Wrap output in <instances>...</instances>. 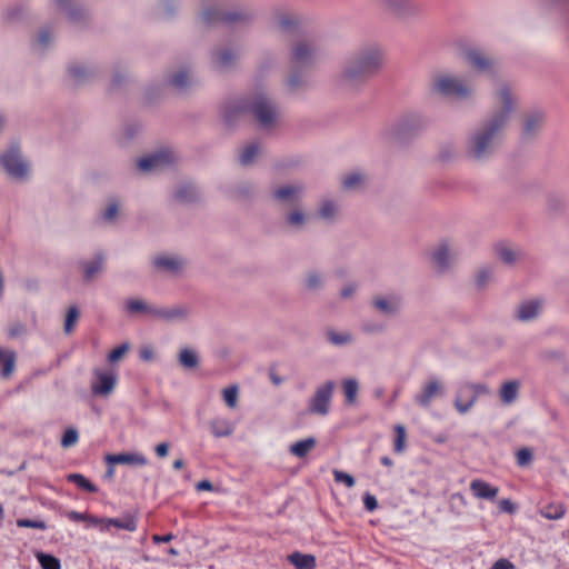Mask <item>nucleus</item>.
<instances>
[{
	"mask_svg": "<svg viewBox=\"0 0 569 569\" xmlns=\"http://www.w3.org/2000/svg\"><path fill=\"white\" fill-rule=\"evenodd\" d=\"M318 214L320 218L325 220H332L336 214V204L332 200H325L321 202L320 208L318 210Z\"/></svg>",
	"mask_w": 569,
	"mask_h": 569,
	"instance_id": "5fc2aeb1",
	"label": "nucleus"
},
{
	"mask_svg": "<svg viewBox=\"0 0 569 569\" xmlns=\"http://www.w3.org/2000/svg\"><path fill=\"white\" fill-rule=\"evenodd\" d=\"M496 253L498 258L506 264H512L517 260V253L512 249L503 244H499L496 247Z\"/></svg>",
	"mask_w": 569,
	"mask_h": 569,
	"instance_id": "8fccbe9b",
	"label": "nucleus"
},
{
	"mask_svg": "<svg viewBox=\"0 0 569 569\" xmlns=\"http://www.w3.org/2000/svg\"><path fill=\"white\" fill-rule=\"evenodd\" d=\"M247 113V98L228 103L222 109V118L228 127L234 126L238 119Z\"/></svg>",
	"mask_w": 569,
	"mask_h": 569,
	"instance_id": "b1692460",
	"label": "nucleus"
},
{
	"mask_svg": "<svg viewBox=\"0 0 569 569\" xmlns=\"http://www.w3.org/2000/svg\"><path fill=\"white\" fill-rule=\"evenodd\" d=\"M318 48L308 40H298L292 43L289 52V66L310 69L317 59Z\"/></svg>",
	"mask_w": 569,
	"mask_h": 569,
	"instance_id": "1a4fd4ad",
	"label": "nucleus"
},
{
	"mask_svg": "<svg viewBox=\"0 0 569 569\" xmlns=\"http://www.w3.org/2000/svg\"><path fill=\"white\" fill-rule=\"evenodd\" d=\"M167 83L179 91L187 89L190 86L188 71L186 69H181L176 73L170 74L167 79Z\"/></svg>",
	"mask_w": 569,
	"mask_h": 569,
	"instance_id": "ea45409f",
	"label": "nucleus"
},
{
	"mask_svg": "<svg viewBox=\"0 0 569 569\" xmlns=\"http://www.w3.org/2000/svg\"><path fill=\"white\" fill-rule=\"evenodd\" d=\"M17 355L12 350L0 348V376L8 379L14 371Z\"/></svg>",
	"mask_w": 569,
	"mask_h": 569,
	"instance_id": "c756f323",
	"label": "nucleus"
},
{
	"mask_svg": "<svg viewBox=\"0 0 569 569\" xmlns=\"http://www.w3.org/2000/svg\"><path fill=\"white\" fill-rule=\"evenodd\" d=\"M79 433L76 428H67L61 437L60 445L62 448H70L78 442Z\"/></svg>",
	"mask_w": 569,
	"mask_h": 569,
	"instance_id": "3c124183",
	"label": "nucleus"
},
{
	"mask_svg": "<svg viewBox=\"0 0 569 569\" xmlns=\"http://www.w3.org/2000/svg\"><path fill=\"white\" fill-rule=\"evenodd\" d=\"M445 393L442 383L436 377H430L421 391L415 396V401L423 408H428L436 397H441Z\"/></svg>",
	"mask_w": 569,
	"mask_h": 569,
	"instance_id": "ddd939ff",
	"label": "nucleus"
},
{
	"mask_svg": "<svg viewBox=\"0 0 569 569\" xmlns=\"http://www.w3.org/2000/svg\"><path fill=\"white\" fill-rule=\"evenodd\" d=\"M223 400L226 405L230 408H233L237 403L238 398V388L237 386H231L229 388H226L222 392Z\"/></svg>",
	"mask_w": 569,
	"mask_h": 569,
	"instance_id": "0e129e2a",
	"label": "nucleus"
},
{
	"mask_svg": "<svg viewBox=\"0 0 569 569\" xmlns=\"http://www.w3.org/2000/svg\"><path fill=\"white\" fill-rule=\"evenodd\" d=\"M327 340L333 345V346H346L353 341V337L351 333L345 331V332H337L333 329H328L326 331Z\"/></svg>",
	"mask_w": 569,
	"mask_h": 569,
	"instance_id": "c03bdc74",
	"label": "nucleus"
},
{
	"mask_svg": "<svg viewBox=\"0 0 569 569\" xmlns=\"http://www.w3.org/2000/svg\"><path fill=\"white\" fill-rule=\"evenodd\" d=\"M493 270L491 267H482L476 273L475 283L477 289H485L492 278Z\"/></svg>",
	"mask_w": 569,
	"mask_h": 569,
	"instance_id": "de8ad7c7",
	"label": "nucleus"
},
{
	"mask_svg": "<svg viewBox=\"0 0 569 569\" xmlns=\"http://www.w3.org/2000/svg\"><path fill=\"white\" fill-rule=\"evenodd\" d=\"M28 17V8L24 4L17 3L6 9L3 19L9 23H16Z\"/></svg>",
	"mask_w": 569,
	"mask_h": 569,
	"instance_id": "e433bc0d",
	"label": "nucleus"
},
{
	"mask_svg": "<svg viewBox=\"0 0 569 569\" xmlns=\"http://www.w3.org/2000/svg\"><path fill=\"white\" fill-rule=\"evenodd\" d=\"M257 14L248 7H238L232 10H222L216 7H209L199 14L200 21L204 26H214L222 23L224 26H247L250 24Z\"/></svg>",
	"mask_w": 569,
	"mask_h": 569,
	"instance_id": "7ed1b4c3",
	"label": "nucleus"
},
{
	"mask_svg": "<svg viewBox=\"0 0 569 569\" xmlns=\"http://www.w3.org/2000/svg\"><path fill=\"white\" fill-rule=\"evenodd\" d=\"M174 199L181 203H192L199 199L198 189L192 183H182L176 189Z\"/></svg>",
	"mask_w": 569,
	"mask_h": 569,
	"instance_id": "2f4dec72",
	"label": "nucleus"
},
{
	"mask_svg": "<svg viewBox=\"0 0 569 569\" xmlns=\"http://www.w3.org/2000/svg\"><path fill=\"white\" fill-rule=\"evenodd\" d=\"M371 303L378 311L388 317L397 316L402 307V300L400 296L397 295L376 297L372 299Z\"/></svg>",
	"mask_w": 569,
	"mask_h": 569,
	"instance_id": "a211bd4d",
	"label": "nucleus"
},
{
	"mask_svg": "<svg viewBox=\"0 0 569 569\" xmlns=\"http://www.w3.org/2000/svg\"><path fill=\"white\" fill-rule=\"evenodd\" d=\"M321 276L316 271H309L305 278V287L308 290H317L321 287Z\"/></svg>",
	"mask_w": 569,
	"mask_h": 569,
	"instance_id": "13d9d810",
	"label": "nucleus"
},
{
	"mask_svg": "<svg viewBox=\"0 0 569 569\" xmlns=\"http://www.w3.org/2000/svg\"><path fill=\"white\" fill-rule=\"evenodd\" d=\"M359 385L353 378L345 379L342 381V390L348 405H353L358 395Z\"/></svg>",
	"mask_w": 569,
	"mask_h": 569,
	"instance_id": "a18cd8bd",
	"label": "nucleus"
},
{
	"mask_svg": "<svg viewBox=\"0 0 569 569\" xmlns=\"http://www.w3.org/2000/svg\"><path fill=\"white\" fill-rule=\"evenodd\" d=\"M179 363L184 369H194L199 365V357L196 351L184 348L179 352Z\"/></svg>",
	"mask_w": 569,
	"mask_h": 569,
	"instance_id": "37998d69",
	"label": "nucleus"
},
{
	"mask_svg": "<svg viewBox=\"0 0 569 569\" xmlns=\"http://www.w3.org/2000/svg\"><path fill=\"white\" fill-rule=\"evenodd\" d=\"M488 393L489 388L486 383H461L457 389L455 408L459 413L465 415L473 407L479 396Z\"/></svg>",
	"mask_w": 569,
	"mask_h": 569,
	"instance_id": "6e6552de",
	"label": "nucleus"
},
{
	"mask_svg": "<svg viewBox=\"0 0 569 569\" xmlns=\"http://www.w3.org/2000/svg\"><path fill=\"white\" fill-rule=\"evenodd\" d=\"M67 480L87 492H98V487L81 473H70L67 476Z\"/></svg>",
	"mask_w": 569,
	"mask_h": 569,
	"instance_id": "79ce46f5",
	"label": "nucleus"
},
{
	"mask_svg": "<svg viewBox=\"0 0 569 569\" xmlns=\"http://www.w3.org/2000/svg\"><path fill=\"white\" fill-rule=\"evenodd\" d=\"M430 91L445 98L455 97L467 99L471 97V89L460 79L450 74L435 76L430 82Z\"/></svg>",
	"mask_w": 569,
	"mask_h": 569,
	"instance_id": "423d86ee",
	"label": "nucleus"
},
{
	"mask_svg": "<svg viewBox=\"0 0 569 569\" xmlns=\"http://www.w3.org/2000/svg\"><path fill=\"white\" fill-rule=\"evenodd\" d=\"M177 3L174 0H163L159 6V17L161 19H170L177 11Z\"/></svg>",
	"mask_w": 569,
	"mask_h": 569,
	"instance_id": "864d4df0",
	"label": "nucleus"
},
{
	"mask_svg": "<svg viewBox=\"0 0 569 569\" xmlns=\"http://www.w3.org/2000/svg\"><path fill=\"white\" fill-rule=\"evenodd\" d=\"M208 426L216 438L229 437L234 430L233 425L228 419L223 418L212 419L208 422Z\"/></svg>",
	"mask_w": 569,
	"mask_h": 569,
	"instance_id": "473e14b6",
	"label": "nucleus"
},
{
	"mask_svg": "<svg viewBox=\"0 0 569 569\" xmlns=\"http://www.w3.org/2000/svg\"><path fill=\"white\" fill-rule=\"evenodd\" d=\"M153 267L162 272L177 276L182 268V261L179 258L169 256H158L152 262Z\"/></svg>",
	"mask_w": 569,
	"mask_h": 569,
	"instance_id": "bb28decb",
	"label": "nucleus"
},
{
	"mask_svg": "<svg viewBox=\"0 0 569 569\" xmlns=\"http://www.w3.org/2000/svg\"><path fill=\"white\" fill-rule=\"evenodd\" d=\"M247 112L257 121L259 128L271 129L278 117V106L263 92L247 98Z\"/></svg>",
	"mask_w": 569,
	"mask_h": 569,
	"instance_id": "39448f33",
	"label": "nucleus"
},
{
	"mask_svg": "<svg viewBox=\"0 0 569 569\" xmlns=\"http://www.w3.org/2000/svg\"><path fill=\"white\" fill-rule=\"evenodd\" d=\"M520 382L517 380H510L501 385L499 397L505 405L515 402L518 397Z\"/></svg>",
	"mask_w": 569,
	"mask_h": 569,
	"instance_id": "72a5a7b5",
	"label": "nucleus"
},
{
	"mask_svg": "<svg viewBox=\"0 0 569 569\" xmlns=\"http://www.w3.org/2000/svg\"><path fill=\"white\" fill-rule=\"evenodd\" d=\"M306 221V216L300 210L291 211L286 217V222L289 226L301 228Z\"/></svg>",
	"mask_w": 569,
	"mask_h": 569,
	"instance_id": "bf43d9fd",
	"label": "nucleus"
},
{
	"mask_svg": "<svg viewBox=\"0 0 569 569\" xmlns=\"http://www.w3.org/2000/svg\"><path fill=\"white\" fill-rule=\"evenodd\" d=\"M110 526L133 532L137 530V518L130 513L124 515L122 518H108L106 520V526L100 529L104 531Z\"/></svg>",
	"mask_w": 569,
	"mask_h": 569,
	"instance_id": "7c9ffc66",
	"label": "nucleus"
},
{
	"mask_svg": "<svg viewBox=\"0 0 569 569\" xmlns=\"http://www.w3.org/2000/svg\"><path fill=\"white\" fill-rule=\"evenodd\" d=\"M463 58L472 69L480 72L490 71L493 66V60L476 48L465 50Z\"/></svg>",
	"mask_w": 569,
	"mask_h": 569,
	"instance_id": "6ab92c4d",
	"label": "nucleus"
},
{
	"mask_svg": "<svg viewBox=\"0 0 569 569\" xmlns=\"http://www.w3.org/2000/svg\"><path fill=\"white\" fill-rule=\"evenodd\" d=\"M54 4L68 16L72 23H86L89 19L88 11L81 7L72 3V0H53Z\"/></svg>",
	"mask_w": 569,
	"mask_h": 569,
	"instance_id": "aec40b11",
	"label": "nucleus"
},
{
	"mask_svg": "<svg viewBox=\"0 0 569 569\" xmlns=\"http://www.w3.org/2000/svg\"><path fill=\"white\" fill-rule=\"evenodd\" d=\"M106 257L103 252H97L92 260L79 261V267L82 269V280L83 282H90L98 273L102 272L104 269Z\"/></svg>",
	"mask_w": 569,
	"mask_h": 569,
	"instance_id": "412c9836",
	"label": "nucleus"
},
{
	"mask_svg": "<svg viewBox=\"0 0 569 569\" xmlns=\"http://www.w3.org/2000/svg\"><path fill=\"white\" fill-rule=\"evenodd\" d=\"M332 473L337 482H341L348 488H352L355 486V478L351 475L337 469H335Z\"/></svg>",
	"mask_w": 569,
	"mask_h": 569,
	"instance_id": "338daca9",
	"label": "nucleus"
},
{
	"mask_svg": "<svg viewBox=\"0 0 569 569\" xmlns=\"http://www.w3.org/2000/svg\"><path fill=\"white\" fill-rule=\"evenodd\" d=\"M173 158L174 157L171 151H158L140 158L138 161V168L144 172L163 169L173 162Z\"/></svg>",
	"mask_w": 569,
	"mask_h": 569,
	"instance_id": "f8f14e48",
	"label": "nucleus"
},
{
	"mask_svg": "<svg viewBox=\"0 0 569 569\" xmlns=\"http://www.w3.org/2000/svg\"><path fill=\"white\" fill-rule=\"evenodd\" d=\"M432 262L436 264L440 272L449 268V248L447 244H441L431 254Z\"/></svg>",
	"mask_w": 569,
	"mask_h": 569,
	"instance_id": "4c0bfd02",
	"label": "nucleus"
},
{
	"mask_svg": "<svg viewBox=\"0 0 569 569\" xmlns=\"http://www.w3.org/2000/svg\"><path fill=\"white\" fill-rule=\"evenodd\" d=\"M96 381L91 385V391L96 396H108L117 383V375L112 371L94 370Z\"/></svg>",
	"mask_w": 569,
	"mask_h": 569,
	"instance_id": "dca6fc26",
	"label": "nucleus"
},
{
	"mask_svg": "<svg viewBox=\"0 0 569 569\" xmlns=\"http://www.w3.org/2000/svg\"><path fill=\"white\" fill-rule=\"evenodd\" d=\"M189 309L186 306L178 305L170 308H158L156 307L154 318L172 322L177 320H183L188 317Z\"/></svg>",
	"mask_w": 569,
	"mask_h": 569,
	"instance_id": "a878e982",
	"label": "nucleus"
},
{
	"mask_svg": "<svg viewBox=\"0 0 569 569\" xmlns=\"http://www.w3.org/2000/svg\"><path fill=\"white\" fill-rule=\"evenodd\" d=\"M36 558L41 569H61L60 560L51 553L38 551Z\"/></svg>",
	"mask_w": 569,
	"mask_h": 569,
	"instance_id": "49530a36",
	"label": "nucleus"
},
{
	"mask_svg": "<svg viewBox=\"0 0 569 569\" xmlns=\"http://www.w3.org/2000/svg\"><path fill=\"white\" fill-rule=\"evenodd\" d=\"M335 388L336 382L333 380H327L318 386L308 402L309 413L322 417L327 416L329 413Z\"/></svg>",
	"mask_w": 569,
	"mask_h": 569,
	"instance_id": "9d476101",
	"label": "nucleus"
},
{
	"mask_svg": "<svg viewBox=\"0 0 569 569\" xmlns=\"http://www.w3.org/2000/svg\"><path fill=\"white\" fill-rule=\"evenodd\" d=\"M288 90L296 93L309 86V69L289 66V73L286 79Z\"/></svg>",
	"mask_w": 569,
	"mask_h": 569,
	"instance_id": "f3484780",
	"label": "nucleus"
},
{
	"mask_svg": "<svg viewBox=\"0 0 569 569\" xmlns=\"http://www.w3.org/2000/svg\"><path fill=\"white\" fill-rule=\"evenodd\" d=\"M545 122V113L542 111H532L523 117L521 124V140H532L540 131Z\"/></svg>",
	"mask_w": 569,
	"mask_h": 569,
	"instance_id": "4468645a",
	"label": "nucleus"
},
{
	"mask_svg": "<svg viewBox=\"0 0 569 569\" xmlns=\"http://www.w3.org/2000/svg\"><path fill=\"white\" fill-rule=\"evenodd\" d=\"M362 182V176L360 173H350L345 177L342 180V187L346 190H351L357 188Z\"/></svg>",
	"mask_w": 569,
	"mask_h": 569,
	"instance_id": "e2e57ef3",
	"label": "nucleus"
},
{
	"mask_svg": "<svg viewBox=\"0 0 569 569\" xmlns=\"http://www.w3.org/2000/svg\"><path fill=\"white\" fill-rule=\"evenodd\" d=\"M68 71L76 84L87 83L97 74V70L93 67H87L79 63L70 64Z\"/></svg>",
	"mask_w": 569,
	"mask_h": 569,
	"instance_id": "c85d7f7f",
	"label": "nucleus"
},
{
	"mask_svg": "<svg viewBox=\"0 0 569 569\" xmlns=\"http://www.w3.org/2000/svg\"><path fill=\"white\" fill-rule=\"evenodd\" d=\"M80 312L77 306H71L68 308L66 318H64V325H63V331L66 333L72 332L78 319H79Z\"/></svg>",
	"mask_w": 569,
	"mask_h": 569,
	"instance_id": "09e8293b",
	"label": "nucleus"
},
{
	"mask_svg": "<svg viewBox=\"0 0 569 569\" xmlns=\"http://www.w3.org/2000/svg\"><path fill=\"white\" fill-rule=\"evenodd\" d=\"M237 60V53L228 47H216L210 51V62L216 70H228Z\"/></svg>",
	"mask_w": 569,
	"mask_h": 569,
	"instance_id": "2eb2a0df",
	"label": "nucleus"
},
{
	"mask_svg": "<svg viewBox=\"0 0 569 569\" xmlns=\"http://www.w3.org/2000/svg\"><path fill=\"white\" fill-rule=\"evenodd\" d=\"M0 164L11 179L22 181L28 178L29 164L23 160L20 147L17 142L11 143L10 147L0 154Z\"/></svg>",
	"mask_w": 569,
	"mask_h": 569,
	"instance_id": "0eeeda50",
	"label": "nucleus"
},
{
	"mask_svg": "<svg viewBox=\"0 0 569 569\" xmlns=\"http://www.w3.org/2000/svg\"><path fill=\"white\" fill-rule=\"evenodd\" d=\"M52 41L51 30L49 28H42L37 37V44L44 50Z\"/></svg>",
	"mask_w": 569,
	"mask_h": 569,
	"instance_id": "69168bd1",
	"label": "nucleus"
},
{
	"mask_svg": "<svg viewBox=\"0 0 569 569\" xmlns=\"http://www.w3.org/2000/svg\"><path fill=\"white\" fill-rule=\"evenodd\" d=\"M108 465H130L143 467L148 463V459L139 452H121L109 453L104 457Z\"/></svg>",
	"mask_w": 569,
	"mask_h": 569,
	"instance_id": "4be33fe9",
	"label": "nucleus"
},
{
	"mask_svg": "<svg viewBox=\"0 0 569 569\" xmlns=\"http://www.w3.org/2000/svg\"><path fill=\"white\" fill-rule=\"evenodd\" d=\"M301 193L302 188L300 186L288 184L277 188L272 192V199L280 204L293 206L298 202Z\"/></svg>",
	"mask_w": 569,
	"mask_h": 569,
	"instance_id": "5701e85b",
	"label": "nucleus"
},
{
	"mask_svg": "<svg viewBox=\"0 0 569 569\" xmlns=\"http://www.w3.org/2000/svg\"><path fill=\"white\" fill-rule=\"evenodd\" d=\"M566 513V507L561 502H550L540 509V515L549 520L561 519Z\"/></svg>",
	"mask_w": 569,
	"mask_h": 569,
	"instance_id": "58836bf2",
	"label": "nucleus"
},
{
	"mask_svg": "<svg viewBox=\"0 0 569 569\" xmlns=\"http://www.w3.org/2000/svg\"><path fill=\"white\" fill-rule=\"evenodd\" d=\"M273 24L284 34L300 36L302 18L293 12L277 11L273 17Z\"/></svg>",
	"mask_w": 569,
	"mask_h": 569,
	"instance_id": "9b49d317",
	"label": "nucleus"
},
{
	"mask_svg": "<svg viewBox=\"0 0 569 569\" xmlns=\"http://www.w3.org/2000/svg\"><path fill=\"white\" fill-rule=\"evenodd\" d=\"M542 302L538 299H531L522 301L515 313V318L522 322H528L535 320L541 309Z\"/></svg>",
	"mask_w": 569,
	"mask_h": 569,
	"instance_id": "393cba45",
	"label": "nucleus"
},
{
	"mask_svg": "<svg viewBox=\"0 0 569 569\" xmlns=\"http://www.w3.org/2000/svg\"><path fill=\"white\" fill-rule=\"evenodd\" d=\"M386 330V326L376 321H363L361 323V331L368 335L381 333Z\"/></svg>",
	"mask_w": 569,
	"mask_h": 569,
	"instance_id": "052dcab7",
	"label": "nucleus"
},
{
	"mask_svg": "<svg viewBox=\"0 0 569 569\" xmlns=\"http://www.w3.org/2000/svg\"><path fill=\"white\" fill-rule=\"evenodd\" d=\"M539 357L543 361L559 362L565 360V353L559 349H546L539 353Z\"/></svg>",
	"mask_w": 569,
	"mask_h": 569,
	"instance_id": "4d7b16f0",
	"label": "nucleus"
},
{
	"mask_svg": "<svg viewBox=\"0 0 569 569\" xmlns=\"http://www.w3.org/2000/svg\"><path fill=\"white\" fill-rule=\"evenodd\" d=\"M430 126V119L421 112L410 111L403 113L392 124L391 137L405 144L419 137Z\"/></svg>",
	"mask_w": 569,
	"mask_h": 569,
	"instance_id": "20e7f679",
	"label": "nucleus"
},
{
	"mask_svg": "<svg viewBox=\"0 0 569 569\" xmlns=\"http://www.w3.org/2000/svg\"><path fill=\"white\" fill-rule=\"evenodd\" d=\"M385 64V52L377 44L361 47L343 61L337 82L341 88L359 91L378 76Z\"/></svg>",
	"mask_w": 569,
	"mask_h": 569,
	"instance_id": "f03ea898",
	"label": "nucleus"
},
{
	"mask_svg": "<svg viewBox=\"0 0 569 569\" xmlns=\"http://www.w3.org/2000/svg\"><path fill=\"white\" fill-rule=\"evenodd\" d=\"M17 526L20 528H33L46 530L47 523L43 520L21 518L17 520Z\"/></svg>",
	"mask_w": 569,
	"mask_h": 569,
	"instance_id": "680f3d73",
	"label": "nucleus"
},
{
	"mask_svg": "<svg viewBox=\"0 0 569 569\" xmlns=\"http://www.w3.org/2000/svg\"><path fill=\"white\" fill-rule=\"evenodd\" d=\"M470 490L476 498L495 500L498 495V487L491 486L481 479H473L470 482Z\"/></svg>",
	"mask_w": 569,
	"mask_h": 569,
	"instance_id": "cd10ccee",
	"label": "nucleus"
},
{
	"mask_svg": "<svg viewBox=\"0 0 569 569\" xmlns=\"http://www.w3.org/2000/svg\"><path fill=\"white\" fill-rule=\"evenodd\" d=\"M124 308L129 315L143 313L154 317L156 307L147 305L141 299H128Z\"/></svg>",
	"mask_w": 569,
	"mask_h": 569,
	"instance_id": "c9c22d12",
	"label": "nucleus"
},
{
	"mask_svg": "<svg viewBox=\"0 0 569 569\" xmlns=\"http://www.w3.org/2000/svg\"><path fill=\"white\" fill-rule=\"evenodd\" d=\"M288 560L296 569H315L316 557L310 553H301L299 551L289 555Z\"/></svg>",
	"mask_w": 569,
	"mask_h": 569,
	"instance_id": "f704fd0d",
	"label": "nucleus"
},
{
	"mask_svg": "<svg viewBox=\"0 0 569 569\" xmlns=\"http://www.w3.org/2000/svg\"><path fill=\"white\" fill-rule=\"evenodd\" d=\"M317 441L313 437L299 440L290 446V452L298 457L303 458L316 446Z\"/></svg>",
	"mask_w": 569,
	"mask_h": 569,
	"instance_id": "a19ab883",
	"label": "nucleus"
},
{
	"mask_svg": "<svg viewBox=\"0 0 569 569\" xmlns=\"http://www.w3.org/2000/svg\"><path fill=\"white\" fill-rule=\"evenodd\" d=\"M495 98L497 107L467 136L466 156L476 162H485L495 154L515 109V99L507 84L496 91Z\"/></svg>",
	"mask_w": 569,
	"mask_h": 569,
	"instance_id": "f257e3e1",
	"label": "nucleus"
},
{
	"mask_svg": "<svg viewBox=\"0 0 569 569\" xmlns=\"http://www.w3.org/2000/svg\"><path fill=\"white\" fill-rule=\"evenodd\" d=\"M257 154H258V144L251 143L242 150V152L240 153L239 161L242 166L251 164Z\"/></svg>",
	"mask_w": 569,
	"mask_h": 569,
	"instance_id": "6e6d98bb",
	"label": "nucleus"
},
{
	"mask_svg": "<svg viewBox=\"0 0 569 569\" xmlns=\"http://www.w3.org/2000/svg\"><path fill=\"white\" fill-rule=\"evenodd\" d=\"M128 350H129V343L124 342V343L113 348L109 352L108 360L110 362H116V361L120 360Z\"/></svg>",
	"mask_w": 569,
	"mask_h": 569,
	"instance_id": "774afa93",
	"label": "nucleus"
},
{
	"mask_svg": "<svg viewBox=\"0 0 569 569\" xmlns=\"http://www.w3.org/2000/svg\"><path fill=\"white\" fill-rule=\"evenodd\" d=\"M395 432H396V436H395V441H393V450H395V452L400 453L405 449L406 429L401 425H396Z\"/></svg>",
	"mask_w": 569,
	"mask_h": 569,
	"instance_id": "603ef678",
	"label": "nucleus"
}]
</instances>
